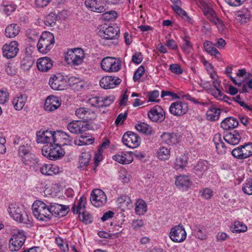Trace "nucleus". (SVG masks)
<instances>
[{
  "mask_svg": "<svg viewBox=\"0 0 252 252\" xmlns=\"http://www.w3.org/2000/svg\"><path fill=\"white\" fill-rule=\"evenodd\" d=\"M67 129L72 133L82 134L89 129V125L81 121H74L68 124Z\"/></svg>",
  "mask_w": 252,
  "mask_h": 252,
  "instance_id": "a211bd4d",
  "label": "nucleus"
},
{
  "mask_svg": "<svg viewBox=\"0 0 252 252\" xmlns=\"http://www.w3.org/2000/svg\"><path fill=\"white\" fill-rule=\"evenodd\" d=\"M117 202L120 204L121 207H128L131 203L130 198L126 195H123L120 196L117 200Z\"/></svg>",
  "mask_w": 252,
  "mask_h": 252,
  "instance_id": "603ef678",
  "label": "nucleus"
},
{
  "mask_svg": "<svg viewBox=\"0 0 252 252\" xmlns=\"http://www.w3.org/2000/svg\"><path fill=\"white\" fill-rule=\"evenodd\" d=\"M54 42L53 34L49 32H44L38 40L37 48L40 53L46 54L52 49Z\"/></svg>",
  "mask_w": 252,
  "mask_h": 252,
  "instance_id": "7ed1b4c3",
  "label": "nucleus"
},
{
  "mask_svg": "<svg viewBox=\"0 0 252 252\" xmlns=\"http://www.w3.org/2000/svg\"><path fill=\"white\" fill-rule=\"evenodd\" d=\"M148 118L154 122H162L165 118V113L163 109L159 105L154 106L148 112Z\"/></svg>",
  "mask_w": 252,
  "mask_h": 252,
  "instance_id": "dca6fc26",
  "label": "nucleus"
},
{
  "mask_svg": "<svg viewBox=\"0 0 252 252\" xmlns=\"http://www.w3.org/2000/svg\"><path fill=\"white\" fill-rule=\"evenodd\" d=\"M40 171L43 175L51 176L59 173L60 169L56 165L45 164L40 168Z\"/></svg>",
  "mask_w": 252,
  "mask_h": 252,
  "instance_id": "7c9ffc66",
  "label": "nucleus"
},
{
  "mask_svg": "<svg viewBox=\"0 0 252 252\" xmlns=\"http://www.w3.org/2000/svg\"><path fill=\"white\" fill-rule=\"evenodd\" d=\"M58 15L55 12H50L44 18V23L46 26L49 27L54 26L56 23Z\"/></svg>",
  "mask_w": 252,
  "mask_h": 252,
  "instance_id": "49530a36",
  "label": "nucleus"
},
{
  "mask_svg": "<svg viewBox=\"0 0 252 252\" xmlns=\"http://www.w3.org/2000/svg\"><path fill=\"white\" fill-rule=\"evenodd\" d=\"M26 55L23 57L21 61V68L25 71L29 70L32 66L34 63V60L29 53L28 49H26Z\"/></svg>",
  "mask_w": 252,
  "mask_h": 252,
  "instance_id": "2f4dec72",
  "label": "nucleus"
},
{
  "mask_svg": "<svg viewBox=\"0 0 252 252\" xmlns=\"http://www.w3.org/2000/svg\"><path fill=\"white\" fill-rule=\"evenodd\" d=\"M102 69L110 72H117L121 69V64L115 58L107 57L102 59L101 62Z\"/></svg>",
  "mask_w": 252,
  "mask_h": 252,
  "instance_id": "6e6552de",
  "label": "nucleus"
},
{
  "mask_svg": "<svg viewBox=\"0 0 252 252\" xmlns=\"http://www.w3.org/2000/svg\"><path fill=\"white\" fill-rule=\"evenodd\" d=\"M26 237L24 231L14 233L9 241V249L11 252L19 251L25 243Z\"/></svg>",
  "mask_w": 252,
  "mask_h": 252,
  "instance_id": "0eeeda50",
  "label": "nucleus"
},
{
  "mask_svg": "<svg viewBox=\"0 0 252 252\" xmlns=\"http://www.w3.org/2000/svg\"><path fill=\"white\" fill-rule=\"evenodd\" d=\"M84 51L81 48L69 50L65 55V60L71 66L79 65L83 62Z\"/></svg>",
  "mask_w": 252,
  "mask_h": 252,
  "instance_id": "39448f33",
  "label": "nucleus"
},
{
  "mask_svg": "<svg viewBox=\"0 0 252 252\" xmlns=\"http://www.w3.org/2000/svg\"><path fill=\"white\" fill-rule=\"evenodd\" d=\"M206 17L212 23L217 26L219 31L222 32L224 30V25L223 22L218 18L215 11Z\"/></svg>",
  "mask_w": 252,
  "mask_h": 252,
  "instance_id": "c9c22d12",
  "label": "nucleus"
},
{
  "mask_svg": "<svg viewBox=\"0 0 252 252\" xmlns=\"http://www.w3.org/2000/svg\"><path fill=\"white\" fill-rule=\"evenodd\" d=\"M215 139H219V142H215L216 148L219 154H222L226 152V147L224 143L221 139L220 134L216 135Z\"/></svg>",
  "mask_w": 252,
  "mask_h": 252,
  "instance_id": "8fccbe9b",
  "label": "nucleus"
},
{
  "mask_svg": "<svg viewBox=\"0 0 252 252\" xmlns=\"http://www.w3.org/2000/svg\"><path fill=\"white\" fill-rule=\"evenodd\" d=\"M147 211V206L146 202L142 199H139L135 203V211L137 215H143Z\"/></svg>",
  "mask_w": 252,
  "mask_h": 252,
  "instance_id": "37998d69",
  "label": "nucleus"
},
{
  "mask_svg": "<svg viewBox=\"0 0 252 252\" xmlns=\"http://www.w3.org/2000/svg\"><path fill=\"white\" fill-rule=\"evenodd\" d=\"M135 127L139 132L147 135H151L154 133L153 127L145 123H140L136 124L135 126Z\"/></svg>",
  "mask_w": 252,
  "mask_h": 252,
  "instance_id": "58836bf2",
  "label": "nucleus"
},
{
  "mask_svg": "<svg viewBox=\"0 0 252 252\" xmlns=\"http://www.w3.org/2000/svg\"><path fill=\"white\" fill-rule=\"evenodd\" d=\"M61 99L55 96H48L45 102L44 109L46 111L52 112L57 110L61 105Z\"/></svg>",
  "mask_w": 252,
  "mask_h": 252,
  "instance_id": "4be33fe9",
  "label": "nucleus"
},
{
  "mask_svg": "<svg viewBox=\"0 0 252 252\" xmlns=\"http://www.w3.org/2000/svg\"><path fill=\"white\" fill-rule=\"evenodd\" d=\"M27 36L32 40H36L38 37V32L32 29H28L26 32Z\"/></svg>",
  "mask_w": 252,
  "mask_h": 252,
  "instance_id": "69168bd1",
  "label": "nucleus"
},
{
  "mask_svg": "<svg viewBox=\"0 0 252 252\" xmlns=\"http://www.w3.org/2000/svg\"><path fill=\"white\" fill-rule=\"evenodd\" d=\"M54 131H39L36 132V142L40 144H47L50 145L54 142Z\"/></svg>",
  "mask_w": 252,
  "mask_h": 252,
  "instance_id": "aec40b11",
  "label": "nucleus"
},
{
  "mask_svg": "<svg viewBox=\"0 0 252 252\" xmlns=\"http://www.w3.org/2000/svg\"><path fill=\"white\" fill-rule=\"evenodd\" d=\"M34 216L39 220L48 221L52 219L50 203L47 204L40 200H36L32 206Z\"/></svg>",
  "mask_w": 252,
  "mask_h": 252,
  "instance_id": "f257e3e1",
  "label": "nucleus"
},
{
  "mask_svg": "<svg viewBox=\"0 0 252 252\" xmlns=\"http://www.w3.org/2000/svg\"><path fill=\"white\" fill-rule=\"evenodd\" d=\"M188 109V104L179 100L172 103L169 108L170 113L177 117L183 116L187 113Z\"/></svg>",
  "mask_w": 252,
  "mask_h": 252,
  "instance_id": "ddd939ff",
  "label": "nucleus"
},
{
  "mask_svg": "<svg viewBox=\"0 0 252 252\" xmlns=\"http://www.w3.org/2000/svg\"><path fill=\"white\" fill-rule=\"evenodd\" d=\"M117 17V13L114 10L105 12L102 15V20L106 21L114 20Z\"/></svg>",
  "mask_w": 252,
  "mask_h": 252,
  "instance_id": "864d4df0",
  "label": "nucleus"
},
{
  "mask_svg": "<svg viewBox=\"0 0 252 252\" xmlns=\"http://www.w3.org/2000/svg\"><path fill=\"white\" fill-rule=\"evenodd\" d=\"M50 210L52 213V217L60 218L67 214L69 210V208L67 206L55 203H50Z\"/></svg>",
  "mask_w": 252,
  "mask_h": 252,
  "instance_id": "412c9836",
  "label": "nucleus"
},
{
  "mask_svg": "<svg viewBox=\"0 0 252 252\" xmlns=\"http://www.w3.org/2000/svg\"><path fill=\"white\" fill-rule=\"evenodd\" d=\"M103 100V97H93L89 98L87 102L91 106L100 108L102 107V101Z\"/></svg>",
  "mask_w": 252,
  "mask_h": 252,
  "instance_id": "3c124183",
  "label": "nucleus"
},
{
  "mask_svg": "<svg viewBox=\"0 0 252 252\" xmlns=\"http://www.w3.org/2000/svg\"><path fill=\"white\" fill-rule=\"evenodd\" d=\"M147 96L149 97L148 101L159 102L158 99H156V98L159 96V93L158 91L154 90L153 91L148 92L147 93Z\"/></svg>",
  "mask_w": 252,
  "mask_h": 252,
  "instance_id": "052dcab7",
  "label": "nucleus"
},
{
  "mask_svg": "<svg viewBox=\"0 0 252 252\" xmlns=\"http://www.w3.org/2000/svg\"><path fill=\"white\" fill-rule=\"evenodd\" d=\"M170 150L165 147H161L157 151V157L161 160L168 159L170 157Z\"/></svg>",
  "mask_w": 252,
  "mask_h": 252,
  "instance_id": "a18cd8bd",
  "label": "nucleus"
},
{
  "mask_svg": "<svg viewBox=\"0 0 252 252\" xmlns=\"http://www.w3.org/2000/svg\"><path fill=\"white\" fill-rule=\"evenodd\" d=\"M175 185L180 189L187 190L192 185V182L189 176L179 175L176 178Z\"/></svg>",
  "mask_w": 252,
  "mask_h": 252,
  "instance_id": "b1692460",
  "label": "nucleus"
},
{
  "mask_svg": "<svg viewBox=\"0 0 252 252\" xmlns=\"http://www.w3.org/2000/svg\"><path fill=\"white\" fill-rule=\"evenodd\" d=\"M234 226V230L236 232H245L247 230L246 225L240 221H235Z\"/></svg>",
  "mask_w": 252,
  "mask_h": 252,
  "instance_id": "e2e57ef3",
  "label": "nucleus"
},
{
  "mask_svg": "<svg viewBox=\"0 0 252 252\" xmlns=\"http://www.w3.org/2000/svg\"><path fill=\"white\" fill-rule=\"evenodd\" d=\"M250 16V11L245 8L238 11L236 19L242 23H246L249 21Z\"/></svg>",
  "mask_w": 252,
  "mask_h": 252,
  "instance_id": "a19ab883",
  "label": "nucleus"
},
{
  "mask_svg": "<svg viewBox=\"0 0 252 252\" xmlns=\"http://www.w3.org/2000/svg\"><path fill=\"white\" fill-rule=\"evenodd\" d=\"M243 192L248 195H252V179L247 180L242 187Z\"/></svg>",
  "mask_w": 252,
  "mask_h": 252,
  "instance_id": "bf43d9fd",
  "label": "nucleus"
},
{
  "mask_svg": "<svg viewBox=\"0 0 252 252\" xmlns=\"http://www.w3.org/2000/svg\"><path fill=\"white\" fill-rule=\"evenodd\" d=\"M75 115L84 123L95 120L96 118L95 112L87 107L77 108L75 111Z\"/></svg>",
  "mask_w": 252,
  "mask_h": 252,
  "instance_id": "2eb2a0df",
  "label": "nucleus"
},
{
  "mask_svg": "<svg viewBox=\"0 0 252 252\" xmlns=\"http://www.w3.org/2000/svg\"><path fill=\"white\" fill-rule=\"evenodd\" d=\"M100 34L101 36L99 40L100 43L104 46H110L115 43L112 40L119 36L120 29L117 26H108L103 32H100Z\"/></svg>",
  "mask_w": 252,
  "mask_h": 252,
  "instance_id": "f03ea898",
  "label": "nucleus"
},
{
  "mask_svg": "<svg viewBox=\"0 0 252 252\" xmlns=\"http://www.w3.org/2000/svg\"><path fill=\"white\" fill-rule=\"evenodd\" d=\"M10 216L18 222L30 224V220L23 207H20L16 204H11L8 208Z\"/></svg>",
  "mask_w": 252,
  "mask_h": 252,
  "instance_id": "20e7f679",
  "label": "nucleus"
},
{
  "mask_svg": "<svg viewBox=\"0 0 252 252\" xmlns=\"http://www.w3.org/2000/svg\"><path fill=\"white\" fill-rule=\"evenodd\" d=\"M90 201L94 206L100 207L106 204V195L102 190L95 189L93 190L91 193Z\"/></svg>",
  "mask_w": 252,
  "mask_h": 252,
  "instance_id": "f8f14e48",
  "label": "nucleus"
},
{
  "mask_svg": "<svg viewBox=\"0 0 252 252\" xmlns=\"http://www.w3.org/2000/svg\"><path fill=\"white\" fill-rule=\"evenodd\" d=\"M53 64V61L48 57H43L38 59L36 62V66L39 70L47 72L50 69Z\"/></svg>",
  "mask_w": 252,
  "mask_h": 252,
  "instance_id": "bb28decb",
  "label": "nucleus"
},
{
  "mask_svg": "<svg viewBox=\"0 0 252 252\" xmlns=\"http://www.w3.org/2000/svg\"><path fill=\"white\" fill-rule=\"evenodd\" d=\"M32 147L28 144L21 146L18 149V154L21 158L22 160L23 158L27 157L32 153L31 152Z\"/></svg>",
  "mask_w": 252,
  "mask_h": 252,
  "instance_id": "09e8293b",
  "label": "nucleus"
},
{
  "mask_svg": "<svg viewBox=\"0 0 252 252\" xmlns=\"http://www.w3.org/2000/svg\"><path fill=\"white\" fill-rule=\"evenodd\" d=\"M220 110L215 107H211L206 112L207 118L211 121H215L219 119Z\"/></svg>",
  "mask_w": 252,
  "mask_h": 252,
  "instance_id": "ea45409f",
  "label": "nucleus"
},
{
  "mask_svg": "<svg viewBox=\"0 0 252 252\" xmlns=\"http://www.w3.org/2000/svg\"><path fill=\"white\" fill-rule=\"evenodd\" d=\"M232 155L239 159H244L252 155V143H249L234 149Z\"/></svg>",
  "mask_w": 252,
  "mask_h": 252,
  "instance_id": "9d476101",
  "label": "nucleus"
},
{
  "mask_svg": "<svg viewBox=\"0 0 252 252\" xmlns=\"http://www.w3.org/2000/svg\"><path fill=\"white\" fill-rule=\"evenodd\" d=\"M145 72V68L143 65H140L134 72L133 79L134 82H136L142 77Z\"/></svg>",
  "mask_w": 252,
  "mask_h": 252,
  "instance_id": "680f3d73",
  "label": "nucleus"
},
{
  "mask_svg": "<svg viewBox=\"0 0 252 252\" xmlns=\"http://www.w3.org/2000/svg\"><path fill=\"white\" fill-rule=\"evenodd\" d=\"M194 231L196 237L201 240L206 239V234L203 226L200 225H196L195 226Z\"/></svg>",
  "mask_w": 252,
  "mask_h": 252,
  "instance_id": "5fc2aeb1",
  "label": "nucleus"
},
{
  "mask_svg": "<svg viewBox=\"0 0 252 252\" xmlns=\"http://www.w3.org/2000/svg\"><path fill=\"white\" fill-rule=\"evenodd\" d=\"M209 167L210 164L207 161L199 160L194 167V172L199 177H201L209 169Z\"/></svg>",
  "mask_w": 252,
  "mask_h": 252,
  "instance_id": "c85d7f7f",
  "label": "nucleus"
},
{
  "mask_svg": "<svg viewBox=\"0 0 252 252\" xmlns=\"http://www.w3.org/2000/svg\"><path fill=\"white\" fill-rule=\"evenodd\" d=\"M68 84L72 89L75 91H80L84 88L86 83L79 78L71 76L68 79Z\"/></svg>",
  "mask_w": 252,
  "mask_h": 252,
  "instance_id": "473e14b6",
  "label": "nucleus"
},
{
  "mask_svg": "<svg viewBox=\"0 0 252 252\" xmlns=\"http://www.w3.org/2000/svg\"><path fill=\"white\" fill-rule=\"evenodd\" d=\"M42 155L51 160H55L60 158L64 155V152L59 145L54 143L50 145H45L42 150Z\"/></svg>",
  "mask_w": 252,
  "mask_h": 252,
  "instance_id": "423d86ee",
  "label": "nucleus"
},
{
  "mask_svg": "<svg viewBox=\"0 0 252 252\" xmlns=\"http://www.w3.org/2000/svg\"><path fill=\"white\" fill-rule=\"evenodd\" d=\"M91 155L89 153H82L79 160L80 170H84L85 167L88 165L90 161Z\"/></svg>",
  "mask_w": 252,
  "mask_h": 252,
  "instance_id": "c03bdc74",
  "label": "nucleus"
},
{
  "mask_svg": "<svg viewBox=\"0 0 252 252\" xmlns=\"http://www.w3.org/2000/svg\"><path fill=\"white\" fill-rule=\"evenodd\" d=\"M160 137L161 142L168 145H175L179 142V136L176 133L164 132Z\"/></svg>",
  "mask_w": 252,
  "mask_h": 252,
  "instance_id": "5701e85b",
  "label": "nucleus"
},
{
  "mask_svg": "<svg viewBox=\"0 0 252 252\" xmlns=\"http://www.w3.org/2000/svg\"><path fill=\"white\" fill-rule=\"evenodd\" d=\"M143 55L140 52H136L132 57V62L137 64H140L143 61Z\"/></svg>",
  "mask_w": 252,
  "mask_h": 252,
  "instance_id": "774afa93",
  "label": "nucleus"
},
{
  "mask_svg": "<svg viewBox=\"0 0 252 252\" xmlns=\"http://www.w3.org/2000/svg\"><path fill=\"white\" fill-rule=\"evenodd\" d=\"M85 4L88 9L93 12L102 13L105 11L101 0H85Z\"/></svg>",
  "mask_w": 252,
  "mask_h": 252,
  "instance_id": "393cba45",
  "label": "nucleus"
},
{
  "mask_svg": "<svg viewBox=\"0 0 252 252\" xmlns=\"http://www.w3.org/2000/svg\"><path fill=\"white\" fill-rule=\"evenodd\" d=\"M9 94L6 89H2L0 91V104H4L8 99Z\"/></svg>",
  "mask_w": 252,
  "mask_h": 252,
  "instance_id": "338daca9",
  "label": "nucleus"
},
{
  "mask_svg": "<svg viewBox=\"0 0 252 252\" xmlns=\"http://www.w3.org/2000/svg\"><path fill=\"white\" fill-rule=\"evenodd\" d=\"M169 237L174 242H183L187 238V233L185 228L180 224L173 227L171 229Z\"/></svg>",
  "mask_w": 252,
  "mask_h": 252,
  "instance_id": "9b49d317",
  "label": "nucleus"
},
{
  "mask_svg": "<svg viewBox=\"0 0 252 252\" xmlns=\"http://www.w3.org/2000/svg\"><path fill=\"white\" fill-rule=\"evenodd\" d=\"M122 141L125 146L129 148L134 149L139 146L141 138L136 133L129 131L124 133Z\"/></svg>",
  "mask_w": 252,
  "mask_h": 252,
  "instance_id": "1a4fd4ad",
  "label": "nucleus"
},
{
  "mask_svg": "<svg viewBox=\"0 0 252 252\" xmlns=\"http://www.w3.org/2000/svg\"><path fill=\"white\" fill-rule=\"evenodd\" d=\"M223 138L230 145H235L239 143L241 136L238 131L234 130L232 132H226Z\"/></svg>",
  "mask_w": 252,
  "mask_h": 252,
  "instance_id": "cd10ccee",
  "label": "nucleus"
},
{
  "mask_svg": "<svg viewBox=\"0 0 252 252\" xmlns=\"http://www.w3.org/2000/svg\"><path fill=\"white\" fill-rule=\"evenodd\" d=\"M19 32V26L17 24H12L6 28L5 34L7 37L13 38L17 35Z\"/></svg>",
  "mask_w": 252,
  "mask_h": 252,
  "instance_id": "e433bc0d",
  "label": "nucleus"
},
{
  "mask_svg": "<svg viewBox=\"0 0 252 252\" xmlns=\"http://www.w3.org/2000/svg\"><path fill=\"white\" fill-rule=\"evenodd\" d=\"M72 138L66 133L62 131H54V142L55 145L62 147L64 145H70Z\"/></svg>",
  "mask_w": 252,
  "mask_h": 252,
  "instance_id": "4468645a",
  "label": "nucleus"
},
{
  "mask_svg": "<svg viewBox=\"0 0 252 252\" xmlns=\"http://www.w3.org/2000/svg\"><path fill=\"white\" fill-rule=\"evenodd\" d=\"M18 45L16 41H12L9 44H4L2 48L3 56L7 59L14 58L19 50Z\"/></svg>",
  "mask_w": 252,
  "mask_h": 252,
  "instance_id": "f3484780",
  "label": "nucleus"
},
{
  "mask_svg": "<svg viewBox=\"0 0 252 252\" xmlns=\"http://www.w3.org/2000/svg\"><path fill=\"white\" fill-rule=\"evenodd\" d=\"M121 80L118 77L107 76L102 77L99 81L101 88L104 89L114 88L120 84Z\"/></svg>",
  "mask_w": 252,
  "mask_h": 252,
  "instance_id": "6ab92c4d",
  "label": "nucleus"
},
{
  "mask_svg": "<svg viewBox=\"0 0 252 252\" xmlns=\"http://www.w3.org/2000/svg\"><path fill=\"white\" fill-rule=\"evenodd\" d=\"M80 220L85 224L91 223L93 221V218L90 214H86L84 211H82L81 215H79Z\"/></svg>",
  "mask_w": 252,
  "mask_h": 252,
  "instance_id": "0e129e2a",
  "label": "nucleus"
},
{
  "mask_svg": "<svg viewBox=\"0 0 252 252\" xmlns=\"http://www.w3.org/2000/svg\"><path fill=\"white\" fill-rule=\"evenodd\" d=\"M62 76H54L50 78L49 84L51 88L54 90H62L63 89V81Z\"/></svg>",
  "mask_w": 252,
  "mask_h": 252,
  "instance_id": "72a5a7b5",
  "label": "nucleus"
},
{
  "mask_svg": "<svg viewBox=\"0 0 252 252\" xmlns=\"http://www.w3.org/2000/svg\"><path fill=\"white\" fill-rule=\"evenodd\" d=\"M192 46V43L190 41L189 37L185 36L183 38V44L182 46V49L185 52L188 53L190 52Z\"/></svg>",
  "mask_w": 252,
  "mask_h": 252,
  "instance_id": "4d7b16f0",
  "label": "nucleus"
},
{
  "mask_svg": "<svg viewBox=\"0 0 252 252\" xmlns=\"http://www.w3.org/2000/svg\"><path fill=\"white\" fill-rule=\"evenodd\" d=\"M56 243L63 252H68V247L67 242L60 237L56 238Z\"/></svg>",
  "mask_w": 252,
  "mask_h": 252,
  "instance_id": "6e6d98bb",
  "label": "nucleus"
},
{
  "mask_svg": "<svg viewBox=\"0 0 252 252\" xmlns=\"http://www.w3.org/2000/svg\"><path fill=\"white\" fill-rule=\"evenodd\" d=\"M27 96L26 94H18L12 100V105L16 110H21L24 106L27 100Z\"/></svg>",
  "mask_w": 252,
  "mask_h": 252,
  "instance_id": "c756f323",
  "label": "nucleus"
},
{
  "mask_svg": "<svg viewBox=\"0 0 252 252\" xmlns=\"http://www.w3.org/2000/svg\"><path fill=\"white\" fill-rule=\"evenodd\" d=\"M188 164V158L185 155H181L176 158L174 168L178 170L183 169Z\"/></svg>",
  "mask_w": 252,
  "mask_h": 252,
  "instance_id": "79ce46f5",
  "label": "nucleus"
},
{
  "mask_svg": "<svg viewBox=\"0 0 252 252\" xmlns=\"http://www.w3.org/2000/svg\"><path fill=\"white\" fill-rule=\"evenodd\" d=\"M203 7V11L205 16L215 11L210 5L205 1L204 0H198Z\"/></svg>",
  "mask_w": 252,
  "mask_h": 252,
  "instance_id": "13d9d810",
  "label": "nucleus"
},
{
  "mask_svg": "<svg viewBox=\"0 0 252 252\" xmlns=\"http://www.w3.org/2000/svg\"><path fill=\"white\" fill-rule=\"evenodd\" d=\"M22 161L25 165L34 168H37V166L40 164L38 159L36 158V156L32 153L28 157L24 158Z\"/></svg>",
  "mask_w": 252,
  "mask_h": 252,
  "instance_id": "4c0bfd02",
  "label": "nucleus"
},
{
  "mask_svg": "<svg viewBox=\"0 0 252 252\" xmlns=\"http://www.w3.org/2000/svg\"><path fill=\"white\" fill-rule=\"evenodd\" d=\"M238 124L236 119L233 117H228L221 122L220 126L224 130H230L237 127Z\"/></svg>",
  "mask_w": 252,
  "mask_h": 252,
  "instance_id": "f704fd0d",
  "label": "nucleus"
},
{
  "mask_svg": "<svg viewBox=\"0 0 252 252\" xmlns=\"http://www.w3.org/2000/svg\"><path fill=\"white\" fill-rule=\"evenodd\" d=\"M112 158L116 161L123 164H129L133 160L130 152H119L114 155Z\"/></svg>",
  "mask_w": 252,
  "mask_h": 252,
  "instance_id": "a878e982",
  "label": "nucleus"
},
{
  "mask_svg": "<svg viewBox=\"0 0 252 252\" xmlns=\"http://www.w3.org/2000/svg\"><path fill=\"white\" fill-rule=\"evenodd\" d=\"M172 8L178 15L184 20L189 23H192L191 18L188 15L187 12L181 8L180 5H172Z\"/></svg>",
  "mask_w": 252,
  "mask_h": 252,
  "instance_id": "de8ad7c7",
  "label": "nucleus"
}]
</instances>
